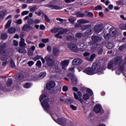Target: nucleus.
I'll use <instances>...</instances> for the list:
<instances>
[{
    "label": "nucleus",
    "mask_w": 126,
    "mask_h": 126,
    "mask_svg": "<svg viewBox=\"0 0 126 126\" xmlns=\"http://www.w3.org/2000/svg\"><path fill=\"white\" fill-rule=\"evenodd\" d=\"M123 58L122 57H116L114 61H111L108 65V68L109 69H112V70H115L117 68V65L119 64V69L116 71V74L120 75L121 72L124 70L125 68L124 64H121V63H123Z\"/></svg>",
    "instance_id": "nucleus-1"
},
{
    "label": "nucleus",
    "mask_w": 126,
    "mask_h": 126,
    "mask_svg": "<svg viewBox=\"0 0 126 126\" xmlns=\"http://www.w3.org/2000/svg\"><path fill=\"white\" fill-rule=\"evenodd\" d=\"M39 101L44 111H47L50 109V104H49V97H48V96L43 94H41L39 98Z\"/></svg>",
    "instance_id": "nucleus-2"
},
{
    "label": "nucleus",
    "mask_w": 126,
    "mask_h": 126,
    "mask_svg": "<svg viewBox=\"0 0 126 126\" xmlns=\"http://www.w3.org/2000/svg\"><path fill=\"white\" fill-rule=\"evenodd\" d=\"M92 68H93V71L94 74H96V73L104 74V71L103 70L106 69V65H104L103 67L101 68V65L96 63H94L92 66Z\"/></svg>",
    "instance_id": "nucleus-3"
},
{
    "label": "nucleus",
    "mask_w": 126,
    "mask_h": 126,
    "mask_svg": "<svg viewBox=\"0 0 126 126\" xmlns=\"http://www.w3.org/2000/svg\"><path fill=\"white\" fill-rule=\"evenodd\" d=\"M118 33V30H117L114 28H112L109 29V32L103 36L104 38L106 41H108L110 39L111 37H115Z\"/></svg>",
    "instance_id": "nucleus-4"
},
{
    "label": "nucleus",
    "mask_w": 126,
    "mask_h": 126,
    "mask_svg": "<svg viewBox=\"0 0 126 126\" xmlns=\"http://www.w3.org/2000/svg\"><path fill=\"white\" fill-rule=\"evenodd\" d=\"M55 115H53L51 116L52 119H53L54 121L56 122L57 124L59 125H60L61 126H64L65 125H66V123L68 122V120L64 119V118H58L57 116L55 117ZM56 119H58L57 120Z\"/></svg>",
    "instance_id": "nucleus-5"
},
{
    "label": "nucleus",
    "mask_w": 126,
    "mask_h": 126,
    "mask_svg": "<svg viewBox=\"0 0 126 126\" xmlns=\"http://www.w3.org/2000/svg\"><path fill=\"white\" fill-rule=\"evenodd\" d=\"M47 65L49 66H53L55 63V61L54 60V56L52 55H48L45 57Z\"/></svg>",
    "instance_id": "nucleus-6"
},
{
    "label": "nucleus",
    "mask_w": 126,
    "mask_h": 126,
    "mask_svg": "<svg viewBox=\"0 0 126 126\" xmlns=\"http://www.w3.org/2000/svg\"><path fill=\"white\" fill-rule=\"evenodd\" d=\"M104 29V26L102 24H96L94 27V31L95 33H100Z\"/></svg>",
    "instance_id": "nucleus-7"
},
{
    "label": "nucleus",
    "mask_w": 126,
    "mask_h": 126,
    "mask_svg": "<svg viewBox=\"0 0 126 126\" xmlns=\"http://www.w3.org/2000/svg\"><path fill=\"white\" fill-rule=\"evenodd\" d=\"M87 94H84L83 96L84 100H88L89 99V96H92L93 94V92L90 89H87L86 90Z\"/></svg>",
    "instance_id": "nucleus-8"
},
{
    "label": "nucleus",
    "mask_w": 126,
    "mask_h": 126,
    "mask_svg": "<svg viewBox=\"0 0 126 126\" xmlns=\"http://www.w3.org/2000/svg\"><path fill=\"white\" fill-rule=\"evenodd\" d=\"M67 32V29H62L61 31H60L58 33L55 35V37L56 38H58V39H62L63 37L61 35L64 34V33H66Z\"/></svg>",
    "instance_id": "nucleus-9"
},
{
    "label": "nucleus",
    "mask_w": 126,
    "mask_h": 126,
    "mask_svg": "<svg viewBox=\"0 0 126 126\" xmlns=\"http://www.w3.org/2000/svg\"><path fill=\"white\" fill-rule=\"evenodd\" d=\"M2 55V57H1V61L3 62H5L7 60V58L8 57V55H9V52L5 51V50H2V53H1Z\"/></svg>",
    "instance_id": "nucleus-10"
},
{
    "label": "nucleus",
    "mask_w": 126,
    "mask_h": 126,
    "mask_svg": "<svg viewBox=\"0 0 126 126\" xmlns=\"http://www.w3.org/2000/svg\"><path fill=\"white\" fill-rule=\"evenodd\" d=\"M83 72L86 73V74H88V75H93V74H94L92 67H88L86 68L85 69L83 70Z\"/></svg>",
    "instance_id": "nucleus-11"
},
{
    "label": "nucleus",
    "mask_w": 126,
    "mask_h": 126,
    "mask_svg": "<svg viewBox=\"0 0 126 126\" xmlns=\"http://www.w3.org/2000/svg\"><path fill=\"white\" fill-rule=\"evenodd\" d=\"M68 47L69 48V49H70V50L73 51V52H75V53L78 52L79 51L77 46H76V45L74 44L69 43L68 44Z\"/></svg>",
    "instance_id": "nucleus-12"
},
{
    "label": "nucleus",
    "mask_w": 126,
    "mask_h": 126,
    "mask_svg": "<svg viewBox=\"0 0 126 126\" xmlns=\"http://www.w3.org/2000/svg\"><path fill=\"white\" fill-rule=\"evenodd\" d=\"M92 40L93 42V44H97V43L102 41V38L98 36L94 35L92 36Z\"/></svg>",
    "instance_id": "nucleus-13"
},
{
    "label": "nucleus",
    "mask_w": 126,
    "mask_h": 126,
    "mask_svg": "<svg viewBox=\"0 0 126 126\" xmlns=\"http://www.w3.org/2000/svg\"><path fill=\"white\" fill-rule=\"evenodd\" d=\"M55 86H56V83H55V81H52L49 83H47L46 87L48 90H51V89L54 88Z\"/></svg>",
    "instance_id": "nucleus-14"
},
{
    "label": "nucleus",
    "mask_w": 126,
    "mask_h": 126,
    "mask_svg": "<svg viewBox=\"0 0 126 126\" xmlns=\"http://www.w3.org/2000/svg\"><path fill=\"white\" fill-rule=\"evenodd\" d=\"M94 111L97 114L98 113H100V112H103L104 110L100 104H96L94 108Z\"/></svg>",
    "instance_id": "nucleus-15"
},
{
    "label": "nucleus",
    "mask_w": 126,
    "mask_h": 126,
    "mask_svg": "<svg viewBox=\"0 0 126 126\" xmlns=\"http://www.w3.org/2000/svg\"><path fill=\"white\" fill-rule=\"evenodd\" d=\"M82 63V60L79 58L75 59L72 61L73 65H78Z\"/></svg>",
    "instance_id": "nucleus-16"
},
{
    "label": "nucleus",
    "mask_w": 126,
    "mask_h": 126,
    "mask_svg": "<svg viewBox=\"0 0 126 126\" xmlns=\"http://www.w3.org/2000/svg\"><path fill=\"white\" fill-rule=\"evenodd\" d=\"M69 63V61L68 60H64L61 63L62 68L63 69H66V67Z\"/></svg>",
    "instance_id": "nucleus-17"
},
{
    "label": "nucleus",
    "mask_w": 126,
    "mask_h": 126,
    "mask_svg": "<svg viewBox=\"0 0 126 126\" xmlns=\"http://www.w3.org/2000/svg\"><path fill=\"white\" fill-rule=\"evenodd\" d=\"M80 46V47L79 48L80 52H85V51L88 50V47H87V46L84 43H81Z\"/></svg>",
    "instance_id": "nucleus-18"
},
{
    "label": "nucleus",
    "mask_w": 126,
    "mask_h": 126,
    "mask_svg": "<svg viewBox=\"0 0 126 126\" xmlns=\"http://www.w3.org/2000/svg\"><path fill=\"white\" fill-rule=\"evenodd\" d=\"M46 7H48L49 8H51V9H57V10H59V9H62V8H63V7H60L59 6L57 5H46Z\"/></svg>",
    "instance_id": "nucleus-19"
},
{
    "label": "nucleus",
    "mask_w": 126,
    "mask_h": 126,
    "mask_svg": "<svg viewBox=\"0 0 126 126\" xmlns=\"http://www.w3.org/2000/svg\"><path fill=\"white\" fill-rule=\"evenodd\" d=\"M22 29L23 31H30V30H33L34 28L29 26V25H25Z\"/></svg>",
    "instance_id": "nucleus-20"
},
{
    "label": "nucleus",
    "mask_w": 126,
    "mask_h": 126,
    "mask_svg": "<svg viewBox=\"0 0 126 126\" xmlns=\"http://www.w3.org/2000/svg\"><path fill=\"white\" fill-rule=\"evenodd\" d=\"M76 37L77 38H81V37H86V36H88V33L85 32L83 34L80 32H77L75 34Z\"/></svg>",
    "instance_id": "nucleus-21"
},
{
    "label": "nucleus",
    "mask_w": 126,
    "mask_h": 126,
    "mask_svg": "<svg viewBox=\"0 0 126 126\" xmlns=\"http://www.w3.org/2000/svg\"><path fill=\"white\" fill-rule=\"evenodd\" d=\"M89 21L84 19H81L77 21V23H79V24H86V23H89Z\"/></svg>",
    "instance_id": "nucleus-22"
},
{
    "label": "nucleus",
    "mask_w": 126,
    "mask_h": 126,
    "mask_svg": "<svg viewBox=\"0 0 126 126\" xmlns=\"http://www.w3.org/2000/svg\"><path fill=\"white\" fill-rule=\"evenodd\" d=\"M61 30H62V29L60 28H55L52 29L50 31V32H51V33H57V32H59V31H61Z\"/></svg>",
    "instance_id": "nucleus-23"
},
{
    "label": "nucleus",
    "mask_w": 126,
    "mask_h": 126,
    "mask_svg": "<svg viewBox=\"0 0 126 126\" xmlns=\"http://www.w3.org/2000/svg\"><path fill=\"white\" fill-rule=\"evenodd\" d=\"M16 31V30L15 29V28L11 27L8 30V32L9 33V34H13L15 33Z\"/></svg>",
    "instance_id": "nucleus-24"
},
{
    "label": "nucleus",
    "mask_w": 126,
    "mask_h": 126,
    "mask_svg": "<svg viewBox=\"0 0 126 126\" xmlns=\"http://www.w3.org/2000/svg\"><path fill=\"white\" fill-rule=\"evenodd\" d=\"M95 57H96V55L93 54L91 56L90 58L87 57L86 58V60L89 61V62H93V60L95 59Z\"/></svg>",
    "instance_id": "nucleus-25"
},
{
    "label": "nucleus",
    "mask_w": 126,
    "mask_h": 126,
    "mask_svg": "<svg viewBox=\"0 0 126 126\" xmlns=\"http://www.w3.org/2000/svg\"><path fill=\"white\" fill-rule=\"evenodd\" d=\"M53 53L54 56H58L59 55V53H60V51L58 48H54L53 49Z\"/></svg>",
    "instance_id": "nucleus-26"
},
{
    "label": "nucleus",
    "mask_w": 126,
    "mask_h": 126,
    "mask_svg": "<svg viewBox=\"0 0 126 126\" xmlns=\"http://www.w3.org/2000/svg\"><path fill=\"white\" fill-rule=\"evenodd\" d=\"M19 46L20 47H24V46H26V44H25V40H24V39L21 38Z\"/></svg>",
    "instance_id": "nucleus-27"
},
{
    "label": "nucleus",
    "mask_w": 126,
    "mask_h": 126,
    "mask_svg": "<svg viewBox=\"0 0 126 126\" xmlns=\"http://www.w3.org/2000/svg\"><path fill=\"white\" fill-rule=\"evenodd\" d=\"M35 14H36V15H38V16H41V15H43L44 14H45L44 13V12H43V11H42L41 10H39V11H36L35 12Z\"/></svg>",
    "instance_id": "nucleus-28"
},
{
    "label": "nucleus",
    "mask_w": 126,
    "mask_h": 126,
    "mask_svg": "<svg viewBox=\"0 0 126 126\" xmlns=\"http://www.w3.org/2000/svg\"><path fill=\"white\" fill-rule=\"evenodd\" d=\"M6 85L8 87H10L12 85V80L11 79H9L7 81Z\"/></svg>",
    "instance_id": "nucleus-29"
},
{
    "label": "nucleus",
    "mask_w": 126,
    "mask_h": 126,
    "mask_svg": "<svg viewBox=\"0 0 126 126\" xmlns=\"http://www.w3.org/2000/svg\"><path fill=\"white\" fill-rule=\"evenodd\" d=\"M72 83L75 85L77 84V79L75 77H73L71 79Z\"/></svg>",
    "instance_id": "nucleus-30"
},
{
    "label": "nucleus",
    "mask_w": 126,
    "mask_h": 126,
    "mask_svg": "<svg viewBox=\"0 0 126 126\" xmlns=\"http://www.w3.org/2000/svg\"><path fill=\"white\" fill-rule=\"evenodd\" d=\"M1 39L5 40L7 38V34L6 33H2L0 35Z\"/></svg>",
    "instance_id": "nucleus-31"
},
{
    "label": "nucleus",
    "mask_w": 126,
    "mask_h": 126,
    "mask_svg": "<svg viewBox=\"0 0 126 126\" xmlns=\"http://www.w3.org/2000/svg\"><path fill=\"white\" fill-rule=\"evenodd\" d=\"M11 20H9L6 24L5 25V28H6V29L9 28V27H10V25H11Z\"/></svg>",
    "instance_id": "nucleus-32"
},
{
    "label": "nucleus",
    "mask_w": 126,
    "mask_h": 126,
    "mask_svg": "<svg viewBox=\"0 0 126 126\" xmlns=\"http://www.w3.org/2000/svg\"><path fill=\"white\" fill-rule=\"evenodd\" d=\"M89 27H91V25H85L81 27V30L83 31H84L85 30H86V29H88V28H89Z\"/></svg>",
    "instance_id": "nucleus-33"
},
{
    "label": "nucleus",
    "mask_w": 126,
    "mask_h": 126,
    "mask_svg": "<svg viewBox=\"0 0 126 126\" xmlns=\"http://www.w3.org/2000/svg\"><path fill=\"white\" fill-rule=\"evenodd\" d=\"M38 9V7L37 6H34L30 8V10L31 12H34L35 10Z\"/></svg>",
    "instance_id": "nucleus-34"
},
{
    "label": "nucleus",
    "mask_w": 126,
    "mask_h": 126,
    "mask_svg": "<svg viewBox=\"0 0 126 126\" xmlns=\"http://www.w3.org/2000/svg\"><path fill=\"white\" fill-rule=\"evenodd\" d=\"M106 47L107 48V49H113L114 45L112 43H108L107 45H106Z\"/></svg>",
    "instance_id": "nucleus-35"
},
{
    "label": "nucleus",
    "mask_w": 126,
    "mask_h": 126,
    "mask_svg": "<svg viewBox=\"0 0 126 126\" xmlns=\"http://www.w3.org/2000/svg\"><path fill=\"white\" fill-rule=\"evenodd\" d=\"M18 52L20 54H25L26 50L24 49V48H20L18 50Z\"/></svg>",
    "instance_id": "nucleus-36"
},
{
    "label": "nucleus",
    "mask_w": 126,
    "mask_h": 126,
    "mask_svg": "<svg viewBox=\"0 0 126 126\" xmlns=\"http://www.w3.org/2000/svg\"><path fill=\"white\" fill-rule=\"evenodd\" d=\"M46 75L47 73L46 72H41L39 74V77L40 78H44Z\"/></svg>",
    "instance_id": "nucleus-37"
},
{
    "label": "nucleus",
    "mask_w": 126,
    "mask_h": 126,
    "mask_svg": "<svg viewBox=\"0 0 126 126\" xmlns=\"http://www.w3.org/2000/svg\"><path fill=\"white\" fill-rule=\"evenodd\" d=\"M84 14L80 12H79L76 14L77 17H84Z\"/></svg>",
    "instance_id": "nucleus-38"
},
{
    "label": "nucleus",
    "mask_w": 126,
    "mask_h": 126,
    "mask_svg": "<svg viewBox=\"0 0 126 126\" xmlns=\"http://www.w3.org/2000/svg\"><path fill=\"white\" fill-rule=\"evenodd\" d=\"M17 79H22V78L24 77V75H23L22 73H19L17 75Z\"/></svg>",
    "instance_id": "nucleus-39"
},
{
    "label": "nucleus",
    "mask_w": 126,
    "mask_h": 126,
    "mask_svg": "<svg viewBox=\"0 0 126 126\" xmlns=\"http://www.w3.org/2000/svg\"><path fill=\"white\" fill-rule=\"evenodd\" d=\"M6 14V12L5 11H2L0 12V18H3L4 16H5Z\"/></svg>",
    "instance_id": "nucleus-40"
},
{
    "label": "nucleus",
    "mask_w": 126,
    "mask_h": 126,
    "mask_svg": "<svg viewBox=\"0 0 126 126\" xmlns=\"http://www.w3.org/2000/svg\"><path fill=\"white\" fill-rule=\"evenodd\" d=\"M30 86H31V84L28 83H27L24 85V88L26 89L30 88Z\"/></svg>",
    "instance_id": "nucleus-41"
},
{
    "label": "nucleus",
    "mask_w": 126,
    "mask_h": 126,
    "mask_svg": "<svg viewBox=\"0 0 126 126\" xmlns=\"http://www.w3.org/2000/svg\"><path fill=\"white\" fill-rule=\"evenodd\" d=\"M68 21H69V22L71 23H73V22L75 21V19H74V17H71L68 19Z\"/></svg>",
    "instance_id": "nucleus-42"
},
{
    "label": "nucleus",
    "mask_w": 126,
    "mask_h": 126,
    "mask_svg": "<svg viewBox=\"0 0 126 126\" xmlns=\"http://www.w3.org/2000/svg\"><path fill=\"white\" fill-rule=\"evenodd\" d=\"M36 66L38 67H40L41 65H42V63L40 61H38L36 63Z\"/></svg>",
    "instance_id": "nucleus-43"
},
{
    "label": "nucleus",
    "mask_w": 126,
    "mask_h": 126,
    "mask_svg": "<svg viewBox=\"0 0 126 126\" xmlns=\"http://www.w3.org/2000/svg\"><path fill=\"white\" fill-rule=\"evenodd\" d=\"M67 90H68V88H67L66 86H63V92H66Z\"/></svg>",
    "instance_id": "nucleus-44"
},
{
    "label": "nucleus",
    "mask_w": 126,
    "mask_h": 126,
    "mask_svg": "<svg viewBox=\"0 0 126 126\" xmlns=\"http://www.w3.org/2000/svg\"><path fill=\"white\" fill-rule=\"evenodd\" d=\"M43 16H44V18L47 22H50V19H49V17H48V16H47V15L44 14Z\"/></svg>",
    "instance_id": "nucleus-45"
},
{
    "label": "nucleus",
    "mask_w": 126,
    "mask_h": 126,
    "mask_svg": "<svg viewBox=\"0 0 126 126\" xmlns=\"http://www.w3.org/2000/svg\"><path fill=\"white\" fill-rule=\"evenodd\" d=\"M41 58V56L37 55L34 58H33V61H35V62H36V61L38 60H40V59Z\"/></svg>",
    "instance_id": "nucleus-46"
},
{
    "label": "nucleus",
    "mask_w": 126,
    "mask_h": 126,
    "mask_svg": "<svg viewBox=\"0 0 126 126\" xmlns=\"http://www.w3.org/2000/svg\"><path fill=\"white\" fill-rule=\"evenodd\" d=\"M28 64L29 66H32L33 64H34V62L33 61H30L28 62Z\"/></svg>",
    "instance_id": "nucleus-47"
},
{
    "label": "nucleus",
    "mask_w": 126,
    "mask_h": 126,
    "mask_svg": "<svg viewBox=\"0 0 126 126\" xmlns=\"http://www.w3.org/2000/svg\"><path fill=\"white\" fill-rule=\"evenodd\" d=\"M73 94L75 99H76V100H78L79 99V96L78 95L75 93H74Z\"/></svg>",
    "instance_id": "nucleus-48"
},
{
    "label": "nucleus",
    "mask_w": 126,
    "mask_h": 126,
    "mask_svg": "<svg viewBox=\"0 0 126 126\" xmlns=\"http://www.w3.org/2000/svg\"><path fill=\"white\" fill-rule=\"evenodd\" d=\"M66 40L68 41H70L71 40H73V36H68L66 37Z\"/></svg>",
    "instance_id": "nucleus-49"
},
{
    "label": "nucleus",
    "mask_w": 126,
    "mask_h": 126,
    "mask_svg": "<svg viewBox=\"0 0 126 126\" xmlns=\"http://www.w3.org/2000/svg\"><path fill=\"white\" fill-rule=\"evenodd\" d=\"M10 64L11 67H15V64L14 63L13 60H11Z\"/></svg>",
    "instance_id": "nucleus-50"
},
{
    "label": "nucleus",
    "mask_w": 126,
    "mask_h": 126,
    "mask_svg": "<svg viewBox=\"0 0 126 126\" xmlns=\"http://www.w3.org/2000/svg\"><path fill=\"white\" fill-rule=\"evenodd\" d=\"M102 9V7L100 5H98L95 7V10H101Z\"/></svg>",
    "instance_id": "nucleus-51"
},
{
    "label": "nucleus",
    "mask_w": 126,
    "mask_h": 126,
    "mask_svg": "<svg viewBox=\"0 0 126 126\" xmlns=\"http://www.w3.org/2000/svg\"><path fill=\"white\" fill-rule=\"evenodd\" d=\"M119 27L120 29H122V30H125V24H122L120 25Z\"/></svg>",
    "instance_id": "nucleus-52"
},
{
    "label": "nucleus",
    "mask_w": 126,
    "mask_h": 126,
    "mask_svg": "<svg viewBox=\"0 0 126 126\" xmlns=\"http://www.w3.org/2000/svg\"><path fill=\"white\" fill-rule=\"evenodd\" d=\"M29 13L28 11H24L22 12V15H27Z\"/></svg>",
    "instance_id": "nucleus-53"
},
{
    "label": "nucleus",
    "mask_w": 126,
    "mask_h": 126,
    "mask_svg": "<svg viewBox=\"0 0 126 126\" xmlns=\"http://www.w3.org/2000/svg\"><path fill=\"white\" fill-rule=\"evenodd\" d=\"M42 42H43V43H48V42H49V39L48 38L42 39Z\"/></svg>",
    "instance_id": "nucleus-54"
},
{
    "label": "nucleus",
    "mask_w": 126,
    "mask_h": 126,
    "mask_svg": "<svg viewBox=\"0 0 126 126\" xmlns=\"http://www.w3.org/2000/svg\"><path fill=\"white\" fill-rule=\"evenodd\" d=\"M39 28L40 30H45V29H46V27L43 25H41L39 27Z\"/></svg>",
    "instance_id": "nucleus-55"
},
{
    "label": "nucleus",
    "mask_w": 126,
    "mask_h": 126,
    "mask_svg": "<svg viewBox=\"0 0 126 126\" xmlns=\"http://www.w3.org/2000/svg\"><path fill=\"white\" fill-rule=\"evenodd\" d=\"M83 56H84V57H88V56H90V53H89V52H85L83 54Z\"/></svg>",
    "instance_id": "nucleus-56"
},
{
    "label": "nucleus",
    "mask_w": 126,
    "mask_h": 126,
    "mask_svg": "<svg viewBox=\"0 0 126 126\" xmlns=\"http://www.w3.org/2000/svg\"><path fill=\"white\" fill-rule=\"evenodd\" d=\"M125 47H126L125 45H122L119 48V51H123V50L125 49Z\"/></svg>",
    "instance_id": "nucleus-57"
},
{
    "label": "nucleus",
    "mask_w": 126,
    "mask_h": 126,
    "mask_svg": "<svg viewBox=\"0 0 126 126\" xmlns=\"http://www.w3.org/2000/svg\"><path fill=\"white\" fill-rule=\"evenodd\" d=\"M70 107L72 109V110H74V111H75V110H76V109H77L76 106H75L73 105H70Z\"/></svg>",
    "instance_id": "nucleus-58"
},
{
    "label": "nucleus",
    "mask_w": 126,
    "mask_h": 126,
    "mask_svg": "<svg viewBox=\"0 0 126 126\" xmlns=\"http://www.w3.org/2000/svg\"><path fill=\"white\" fill-rule=\"evenodd\" d=\"M78 100L79 101L81 104H84V100H83L82 97H79V99Z\"/></svg>",
    "instance_id": "nucleus-59"
},
{
    "label": "nucleus",
    "mask_w": 126,
    "mask_h": 126,
    "mask_svg": "<svg viewBox=\"0 0 126 126\" xmlns=\"http://www.w3.org/2000/svg\"><path fill=\"white\" fill-rule=\"evenodd\" d=\"M33 22L35 24H38L40 23V20H39V19H35V20H34Z\"/></svg>",
    "instance_id": "nucleus-60"
},
{
    "label": "nucleus",
    "mask_w": 126,
    "mask_h": 126,
    "mask_svg": "<svg viewBox=\"0 0 126 126\" xmlns=\"http://www.w3.org/2000/svg\"><path fill=\"white\" fill-rule=\"evenodd\" d=\"M0 47H1V49H3V48H4L5 47V46H6V44H5V43H1L0 44Z\"/></svg>",
    "instance_id": "nucleus-61"
},
{
    "label": "nucleus",
    "mask_w": 126,
    "mask_h": 126,
    "mask_svg": "<svg viewBox=\"0 0 126 126\" xmlns=\"http://www.w3.org/2000/svg\"><path fill=\"white\" fill-rule=\"evenodd\" d=\"M17 23V24H22V20L21 19L18 20Z\"/></svg>",
    "instance_id": "nucleus-62"
},
{
    "label": "nucleus",
    "mask_w": 126,
    "mask_h": 126,
    "mask_svg": "<svg viewBox=\"0 0 126 126\" xmlns=\"http://www.w3.org/2000/svg\"><path fill=\"white\" fill-rule=\"evenodd\" d=\"M13 44L14 46H18V42L16 41V40L13 41Z\"/></svg>",
    "instance_id": "nucleus-63"
},
{
    "label": "nucleus",
    "mask_w": 126,
    "mask_h": 126,
    "mask_svg": "<svg viewBox=\"0 0 126 126\" xmlns=\"http://www.w3.org/2000/svg\"><path fill=\"white\" fill-rule=\"evenodd\" d=\"M39 48H44L45 47V44H44V43H39Z\"/></svg>",
    "instance_id": "nucleus-64"
}]
</instances>
